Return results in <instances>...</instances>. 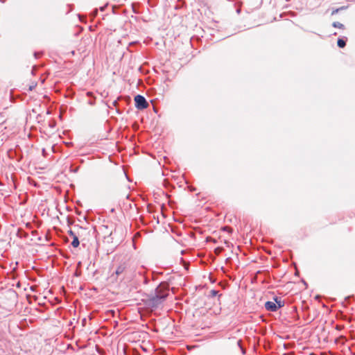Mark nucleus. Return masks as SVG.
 Here are the masks:
<instances>
[{
    "label": "nucleus",
    "instance_id": "1",
    "mask_svg": "<svg viewBox=\"0 0 355 355\" xmlns=\"http://www.w3.org/2000/svg\"><path fill=\"white\" fill-rule=\"evenodd\" d=\"M164 300L162 297H158L155 294H150L146 300V304L153 309L157 308Z\"/></svg>",
    "mask_w": 355,
    "mask_h": 355
},
{
    "label": "nucleus",
    "instance_id": "2",
    "mask_svg": "<svg viewBox=\"0 0 355 355\" xmlns=\"http://www.w3.org/2000/svg\"><path fill=\"white\" fill-rule=\"evenodd\" d=\"M169 285L166 282H162L155 289V293L158 297H162L165 300L168 295Z\"/></svg>",
    "mask_w": 355,
    "mask_h": 355
},
{
    "label": "nucleus",
    "instance_id": "3",
    "mask_svg": "<svg viewBox=\"0 0 355 355\" xmlns=\"http://www.w3.org/2000/svg\"><path fill=\"white\" fill-rule=\"evenodd\" d=\"M129 264L128 261L125 260L119 263V265L117 266L114 273H113L110 278L113 279L114 280L116 281L118 277L121 276L128 268Z\"/></svg>",
    "mask_w": 355,
    "mask_h": 355
},
{
    "label": "nucleus",
    "instance_id": "4",
    "mask_svg": "<svg viewBox=\"0 0 355 355\" xmlns=\"http://www.w3.org/2000/svg\"><path fill=\"white\" fill-rule=\"evenodd\" d=\"M135 107L138 110H144L148 107V103L146 98L141 95H137L135 97Z\"/></svg>",
    "mask_w": 355,
    "mask_h": 355
},
{
    "label": "nucleus",
    "instance_id": "5",
    "mask_svg": "<svg viewBox=\"0 0 355 355\" xmlns=\"http://www.w3.org/2000/svg\"><path fill=\"white\" fill-rule=\"evenodd\" d=\"M265 308L267 311L272 312H275L278 309L277 305L275 302L270 301H268L265 303Z\"/></svg>",
    "mask_w": 355,
    "mask_h": 355
},
{
    "label": "nucleus",
    "instance_id": "6",
    "mask_svg": "<svg viewBox=\"0 0 355 355\" xmlns=\"http://www.w3.org/2000/svg\"><path fill=\"white\" fill-rule=\"evenodd\" d=\"M80 245V241L78 240V236H74V238L73 239V241L71 242V245L73 247V248H78Z\"/></svg>",
    "mask_w": 355,
    "mask_h": 355
},
{
    "label": "nucleus",
    "instance_id": "7",
    "mask_svg": "<svg viewBox=\"0 0 355 355\" xmlns=\"http://www.w3.org/2000/svg\"><path fill=\"white\" fill-rule=\"evenodd\" d=\"M337 44L340 48H344L346 46V41L343 39L339 38L337 42Z\"/></svg>",
    "mask_w": 355,
    "mask_h": 355
},
{
    "label": "nucleus",
    "instance_id": "8",
    "mask_svg": "<svg viewBox=\"0 0 355 355\" xmlns=\"http://www.w3.org/2000/svg\"><path fill=\"white\" fill-rule=\"evenodd\" d=\"M274 300L275 301V303L277 305L278 308L284 306V302L281 301L277 297H275Z\"/></svg>",
    "mask_w": 355,
    "mask_h": 355
},
{
    "label": "nucleus",
    "instance_id": "9",
    "mask_svg": "<svg viewBox=\"0 0 355 355\" xmlns=\"http://www.w3.org/2000/svg\"><path fill=\"white\" fill-rule=\"evenodd\" d=\"M332 26L334 28H340V29H344L345 28V26L343 24L338 22V21H334L332 24Z\"/></svg>",
    "mask_w": 355,
    "mask_h": 355
},
{
    "label": "nucleus",
    "instance_id": "10",
    "mask_svg": "<svg viewBox=\"0 0 355 355\" xmlns=\"http://www.w3.org/2000/svg\"><path fill=\"white\" fill-rule=\"evenodd\" d=\"M346 8L345 6H342L340 8H336V9H334L332 10L331 12V15H336L337 14L340 10H345Z\"/></svg>",
    "mask_w": 355,
    "mask_h": 355
},
{
    "label": "nucleus",
    "instance_id": "11",
    "mask_svg": "<svg viewBox=\"0 0 355 355\" xmlns=\"http://www.w3.org/2000/svg\"><path fill=\"white\" fill-rule=\"evenodd\" d=\"M218 291H216V290H211L210 291V296L211 297H215L218 295Z\"/></svg>",
    "mask_w": 355,
    "mask_h": 355
},
{
    "label": "nucleus",
    "instance_id": "12",
    "mask_svg": "<svg viewBox=\"0 0 355 355\" xmlns=\"http://www.w3.org/2000/svg\"><path fill=\"white\" fill-rule=\"evenodd\" d=\"M223 230H224V231H227V232H232V227H228V226H225V227H223Z\"/></svg>",
    "mask_w": 355,
    "mask_h": 355
},
{
    "label": "nucleus",
    "instance_id": "13",
    "mask_svg": "<svg viewBox=\"0 0 355 355\" xmlns=\"http://www.w3.org/2000/svg\"><path fill=\"white\" fill-rule=\"evenodd\" d=\"M241 343H242V341H241V340H239L237 341V345H238V346L241 349V350H242V352H243V354H244V353H245V351H244L243 348V347H242V346H241Z\"/></svg>",
    "mask_w": 355,
    "mask_h": 355
},
{
    "label": "nucleus",
    "instance_id": "14",
    "mask_svg": "<svg viewBox=\"0 0 355 355\" xmlns=\"http://www.w3.org/2000/svg\"><path fill=\"white\" fill-rule=\"evenodd\" d=\"M68 234L69 236H71L73 239L74 238V236H77L72 230H69L68 232Z\"/></svg>",
    "mask_w": 355,
    "mask_h": 355
},
{
    "label": "nucleus",
    "instance_id": "15",
    "mask_svg": "<svg viewBox=\"0 0 355 355\" xmlns=\"http://www.w3.org/2000/svg\"><path fill=\"white\" fill-rule=\"evenodd\" d=\"M34 55H35V57L36 58H39L40 56V53H35Z\"/></svg>",
    "mask_w": 355,
    "mask_h": 355
},
{
    "label": "nucleus",
    "instance_id": "16",
    "mask_svg": "<svg viewBox=\"0 0 355 355\" xmlns=\"http://www.w3.org/2000/svg\"><path fill=\"white\" fill-rule=\"evenodd\" d=\"M35 86H36V85H35L31 86V87H29V90H31H31H33V89L35 87Z\"/></svg>",
    "mask_w": 355,
    "mask_h": 355
},
{
    "label": "nucleus",
    "instance_id": "17",
    "mask_svg": "<svg viewBox=\"0 0 355 355\" xmlns=\"http://www.w3.org/2000/svg\"><path fill=\"white\" fill-rule=\"evenodd\" d=\"M225 244L229 247L230 243L228 241H225Z\"/></svg>",
    "mask_w": 355,
    "mask_h": 355
}]
</instances>
